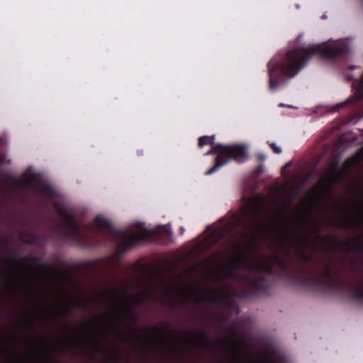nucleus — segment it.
<instances>
[{"mask_svg": "<svg viewBox=\"0 0 363 363\" xmlns=\"http://www.w3.org/2000/svg\"><path fill=\"white\" fill-rule=\"evenodd\" d=\"M106 298L109 307L103 314L94 318L95 334L86 345L90 358L100 363H108L120 358V343L130 345L132 333L122 328L123 318L131 317V301L126 296L119 294L116 289L106 291Z\"/></svg>", "mask_w": 363, "mask_h": 363, "instance_id": "1", "label": "nucleus"}, {"mask_svg": "<svg viewBox=\"0 0 363 363\" xmlns=\"http://www.w3.org/2000/svg\"><path fill=\"white\" fill-rule=\"evenodd\" d=\"M347 50V45L340 41L331 44L312 45L289 51L281 62L271 60L268 63L270 89L277 88L279 77L291 78L296 76L312 56L318 55L325 59H333Z\"/></svg>", "mask_w": 363, "mask_h": 363, "instance_id": "2", "label": "nucleus"}, {"mask_svg": "<svg viewBox=\"0 0 363 363\" xmlns=\"http://www.w3.org/2000/svg\"><path fill=\"white\" fill-rule=\"evenodd\" d=\"M213 154H217L218 156L213 167L206 172V174L207 175L215 172L230 160L240 162L244 161L247 157L245 147L239 145L224 146L223 145H213L212 149L207 152V155Z\"/></svg>", "mask_w": 363, "mask_h": 363, "instance_id": "3", "label": "nucleus"}, {"mask_svg": "<svg viewBox=\"0 0 363 363\" xmlns=\"http://www.w3.org/2000/svg\"><path fill=\"white\" fill-rule=\"evenodd\" d=\"M55 209L58 214L60 216L63 224L69 231V233L74 236H78L79 226L75 222L72 214L65 208H60L56 206Z\"/></svg>", "mask_w": 363, "mask_h": 363, "instance_id": "4", "label": "nucleus"}, {"mask_svg": "<svg viewBox=\"0 0 363 363\" xmlns=\"http://www.w3.org/2000/svg\"><path fill=\"white\" fill-rule=\"evenodd\" d=\"M147 236V232L143 229H139L125 235V245L130 247L137 242L145 240Z\"/></svg>", "mask_w": 363, "mask_h": 363, "instance_id": "5", "label": "nucleus"}, {"mask_svg": "<svg viewBox=\"0 0 363 363\" xmlns=\"http://www.w3.org/2000/svg\"><path fill=\"white\" fill-rule=\"evenodd\" d=\"M307 242L308 240L306 236H301L299 240H296L293 235H290L285 240H281V244L284 247H294L301 249Z\"/></svg>", "mask_w": 363, "mask_h": 363, "instance_id": "6", "label": "nucleus"}, {"mask_svg": "<svg viewBox=\"0 0 363 363\" xmlns=\"http://www.w3.org/2000/svg\"><path fill=\"white\" fill-rule=\"evenodd\" d=\"M340 172H337L334 167L329 168L323 176V179L325 180L328 184L331 185L340 179Z\"/></svg>", "mask_w": 363, "mask_h": 363, "instance_id": "7", "label": "nucleus"}, {"mask_svg": "<svg viewBox=\"0 0 363 363\" xmlns=\"http://www.w3.org/2000/svg\"><path fill=\"white\" fill-rule=\"evenodd\" d=\"M154 289H149L144 290L141 294L137 295L133 300V302L138 303L141 301L153 298Z\"/></svg>", "mask_w": 363, "mask_h": 363, "instance_id": "8", "label": "nucleus"}, {"mask_svg": "<svg viewBox=\"0 0 363 363\" xmlns=\"http://www.w3.org/2000/svg\"><path fill=\"white\" fill-rule=\"evenodd\" d=\"M214 140H215L214 135H211V136L205 135V136L200 137L199 140V146L200 147H202L204 145L211 144L212 145L211 146V147H212L213 146V145H216L214 143Z\"/></svg>", "mask_w": 363, "mask_h": 363, "instance_id": "9", "label": "nucleus"}, {"mask_svg": "<svg viewBox=\"0 0 363 363\" xmlns=\"http://www.w3.org/2000/svg\"><path fill=\"white\" fill-rule=\"evenodd\" d=\"M96 225L101 228H108L109 227V224L108 222L103 219H97L96 220Z\"/></svg>", "mask_w": 363, "mask_h": 363, "instance_id": "10", "label": "nucleus"}, {"mask_svg": "<svg viewBox=\"0 0 363 363\" xmlns=\"http://www.w3.org/2000/svg\"><path fill=\"white\" fill-rule=\"evenodd\" d=\"M270 147L273 149L274 152L277 154L281 152V148L276 145L274 143H270Z\"/></svg>", "mask_w": 363, "mask_h": 363, "instance_id": "11", "label": "nucleus"}, {"mask_svg": "<svg viewBox=\"0 0 363 363\" xmlns=\"http://www.w3.org/2000/svg\"><path fill=\"white\" fill-rule=\"evenodd\" d=\"M164 290V294L167 295V294L172 293V291L174 290V289L172 288V286H170V287L165 286Z\"/></svg>", "mask_w": 363, "mask_h": 363, "instance_id": "12", "label": "nucleus"}, {"mask_svg": "<svg viewBox=\"0 0 363 363\" xmlns=\"http://www.w3.org/2000/svg\"><path fill=\"white\" fill-rule=\"evenodd\" d=\"M358 220H359V222L363 221V213H360L358 215Z\"/></svg>", "mask_w": 363, "mask_h": 363, "instance_id": "13", "label": "nucleus"}, {"mask_svg": "<svg viewBox=\"0 0 363 363\" xmlns=\"http://www.w3.org/2000/svg\"><path fill=\"white\" fill-rule=\"evenodd\" d=\"M48 363H58V362H57V361H55V360H52H52H50V361L48 362Z\"/></svg>", "mask_w": 363, "mask_h": 363, "instance_id": "14", "label": "nucleus"}, {"mask_svg": "<svg viewBox=\"0 0 363 363\" xmlns=\"http://www.w3.org/2000/svg\"><path fill=\"white\" fill-rule=\"evenodd\" d=\"M361 297H363V292L359 295Z\"/></svg>", "mask_w": 363, "mask_h": 363, "instance_id": "15", "label": "nucleus"}]
</instances>
